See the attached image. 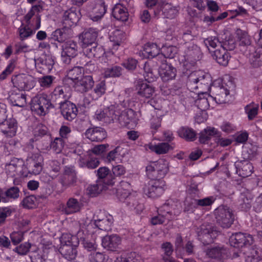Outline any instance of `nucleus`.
I'll use <instances>...</instances> for the list:
<instances>
[{"mask_svg": "<svg viewBox=\"0 0 262 262\" xmlns=\"http://www.w3.org/2000/svg\"><path fill=\"white\" fill-rule=\"evenodd\" d=\"M181 52L185 60L193 64L199 60L201 55V50L199 47L192 43H184L181 47Z\"/></svg>", "mask_w": 262, "mask_h": 262, "instance_id": "13", "label": "nucleus"}, {"mask_svg": "<svg viewBox=\"0 0 262 262\" xmlns=\"http://www.w3.org/2000/svg\"><path fill=\"white\" fill-rule=\"evenodd\" d=\"M43 158L37 156L36 159L29 158L26 165L21 159L13 158L5 164V171L9 177L16 178L27 177L30 174H39L42 169Z\"/></svg>", "mask_w": 262, "mask_h": 262, "instance_id": "1", "label": "nucleus"}, {"mask_svg": "<svg viewBox=\"0 0 262 262\" xmlns=\"http://www.w3.org/2000/svg\"><path fill=\"white\" fill-rule=\"evenodd\" d=\"M68 30L67 27L56 29L52 33L51 38L59 42H63L67 37L66 31Z\"/></svg>", "mask_w": 262, "mask_h": 262, "instance_id": "52", "label": "nucleus"}, {"mask_svg": "<svg viewBox=\"0 0 262 262\" xmlns=\"http://www.w3.org/2000/svg\"><path fill=\"white\" fill-rule=\"evenodd\" d=\"M106 85L104 81H100L95 85L91 92L85 96L84 101L87 104H89L91 101L97 100L104 95L106 91Z\"/></svg>", "mask_w": 262, "mask_h": 262, "instance_id": "23", "label": "nucleus"}, {"mask_svg": "<svg viewBox=\"0 0 262 262\" xmlns=\"http://www.w3.org/2000/svg\"><path fill=\"white\" fill-rule=\"evenodd\" d=\"M50 236L45 235L38 239V247L35 246L30 252V258L32 262H44L48 257L49 249L52 247V243L49 239Z\"/></svg>", "mask_w": 262, "mask_h": 262, "instance_id": "3", "label": "nucleus"}, {"mask_svg": "<svg viewBox=\"0 0 262 262\" xmlns=\"http://www.w3.org/2000/svg\"><path fill=\"white\" fill-rule=\"evenodd\" d=\"M12 82L15 87L21 91H29L34 87V85L33 77L25 74H21L13 76Z\"/></svg>", "mask_w": 262, "mask_h": 262, "instance_id": "17", "label": "nucleus"}, {"mask_svg": "<svg viewBox=\"0 0 262 262\" xmlns=\"http://www.w3.org/2000/svg\"><path fill=\"white\" fill-rule=\"evenodd\" d=\"M81 207V204L76 199L71 198L67 202L63 211L67 214H71L79 211Z\"/></svg>", "mask_w": 262, "mask_h": 262, "instance_id": "49", "label": "nucleus"}, {"mask_svg": "<svg viewBox=\"0 0 262 262\" xmlns=\"http://www.w3.org/2000/svg\"><path fill=\"white\" fill-rule=\"evenodd\" d=\"M214 201L213 197H207L203 199H193L190 203L189 208L192 209L198 206H207L211 205Z\"/></svg>", "mask_w": 262, "mask_h": 262, "instance_id": "53", "label": "nucleus"}, {"mask_svg": "<svg viewBox=\"0 0 262 262\" xmlns=\"http://www.w3.org/2000/svg\"><path fill=\"white\" fill-rule=\"evenodd\" d=\"M119 112L120 113H117V118L120 125L128 129H134L137 125L134 111L131 108L121 110L119 106Z\"/></svg>", "mask_w": 262, "mask_h": 262, "instance_id": "12", "label": "nucleus"}, {"mask_svg": "<svg viewBox=\"0 0 262 262\" xmlns=\"http://www.w3.org/2000/svg\"><path fill=\"white\" fill-rule=\"evenodd\" d=\"M122 70L120 66H113L105 69L104 76L105 77H119L122 74Z\"/></svg>", "mask_w": 262, "mask_h": 262, "instance_id": "55", "label": "nucleus"}, {"mask_svg": "<svg viewBox=\"0 0 262 262\" xmlns=\"http://www.w3.org/2000/svg\"><path fill=\"white\" fill-rule=\"evenodd\" d=\"M155 88L149 84L142 83L138 84L137 94L142 97L150 99L155 95Z\"/></svg>", "mask_w": 262, "mask_h": 262, "instance_id": "36", "label": "nucleus"}, {"mask_svg": "<svg viewBox=\"0 0 262 262\" xmlns=\"http://www.w3.org/2000/svg\"><path fill=\"white\" fill-rule=\"evenodd\" d=\"M159 73L162 80L166 82L175 78L177 70L170 64H162L160 65Z\"/></svg>", "mask_w": 262, "mask_h": 262, "instance_id": "30", "label": "nucleus"}, {"mask_svg": "<svg viewBox=\"0 0 262 262\" xmlns=\"http://www.w3.org/2000/svg\"><path fill=\"white\" fill-rule=\"evenodd\" d=\"M116 195L121 202H124L130 207H135V200L133 198L129 190L124 189L123 187L119 188L116 191Z\"/></svg>", "mask_w": 262, "mask_h": 262, "instance_id": "34", "label": "nucleus"}, {"mask_svg": "<svg viewBox=\"0 0 262 262\" xmlns=\"http://www.w3.org/2000/svg\"><path fill=\"white\" fill-rule=\"evenodd\" d=\"M54 64V58L50 55H46L38 59V66L47 73L51 71Z\"/></svg>", "mask_w": 262, "mask_h": 262, "instance_id": "35", "label": "nucleus"}, {"mask_svg": "<svg viewBox=\"0 0 262 262\" xmlns=\"http://www.w3.org/2000/svg\"><path fill=\"white\" fill-rule=\"evenodd\" d=\"M83 52L84 54L90 58H100L105 53L102 47L97 45L96 43L93 46H89L83 48Z\"/></svg>", "mask_w": 262, "mask_h": 262, "instance_id": "33", "label": "nucleus"}, {"mask_svg": "<svg viewBox=\"0 0 262 262\" xmlns=\"http://www.w3.org/2000/svg\"><path fill=\"white\" fill-rule=\"evenodd\" d=\"M83 222V220L80 222V229L76 236L66 233L62 234L60 238L61 246L59 251L65 258L69 260L75 259L77 255L76 247L79 243V238H82L83 236L81 235L84 234V231L81 227Z\"/></svg>", "mask_w": 262, "mask_h": 262, "instance_id": "2", "label": "nucleus"}, {"mask_svg": "<svg viewBox=\"0 0 262 262\" xmlns=\"http://www.w3.org/2000/svg\"><path fill=\"white\" fill-rule=\"evenodd\" d=\"M110 40L113 42V46L115 49L121 45L125 39L126 35L124 31L121 30H115L110 35Z\"/></svg>", "mask_w": 262, "mask_h": 262, "instance_id": "46", "label": "nucleus"}, {"mask_svg": "<svg viewBox=\"0 0 262 262\" xmlns=\"http://www.w3.org/2000/svg\"><path fill=\"white\" fill-rule=\"evenodd\" d=\"M60 109L62 115L67 120L71 121L77 116L78 109L75 104L69 101L60 105Z\"/></svg>", "mask_w": 262, "mask_h": 262, "instance_id": "25", "label": "nucleus"}, {"mask_svg": "<svg viewBox=\"0 0 262 262\" xmlns=\"http://www.w3.org/2000/svg\"><path fill=\"white\" fill-rule=\"evenodd\" d=\"M41 9L42 8L40 5H34L24 18L26 24L36 30L40 27L41 18L39 13Z\"/></svg>", "mask_w": 262, "mask_h": 262, "instance_id": "14", "label": "nucleus"}, {"mask_svg": "<svg viewBox=\"0 0 262 262\" xmlns=\"http://www.w3.org/2000/svg\"><path fill=\"white\" fill-rule=\"evenodd\" d=\"M213 58L221 65L226 66L228 64L230 57L227 51L220 47V48L213 51Z\"/></svg>", "mask_w": 262, "mask_h": 262, "instance_id": "37", "label": "nucleus"}, {"mask_svg": "<svg viewBox=\"0 0 262 262\" xmlns=\"http://www.w3.org/2000/svg\"><path fill=\"white\" fill-rule=\"evenodd\" d=\"M120 113L119 106L111 105L110 106L97 110L94 116L95 119L106 124L113 122L117 119L118 114Z\"/></svg>", "mask_w": 262, "mask_h": 262, "instance_id": "9", "label": "nucleus"}, {"mask_svg": "<svg viewBox=\"0 0 262 262\" xmlns=\"http://www.w3.org/2000/svg\"><path fill=\"white\" fill-rule=\"evenodd\" d=\"M98 35V31L97 29L90 28L84 30L79 35L82 49L95 44Z\"/></svg>", "mask_w": 262, "mask_h": 262, "instance_id": "19", "label": "nucleus"}, {"mask_svg": "<svg viewBox=\"0 0 262 262\" xmlns=\"http://www.w3.org/2000/svg\"><path fill=\"white\" fill-rule=\"evenodd\" d=\"M254 242V239L251 235L241 232L232 234L229 238V243L231 246L242 248L243 251L248 246H252Z\"/></svg>", "mask_w": 262, "mask_h": 262, "instance_id": "11", "label": "nucleus"}, {"mask_svg": "<svg viewBox=\"0 0 262 262\" xmlns=\"http://www.w3.org/2000/svg\"><path fill=\"white\" fill-rule=\"evenodd\" d=\"M51 148L56 153H60L63 148V141L60 138H56L51 144Z\"/></svg>", "mask_w": 262, "mask_h": 262, "instance_id": "64", "label": "nucleus"}, {"mask_svg": "<svg viewBox=\"0 0 262 262\" xmlns=\"http://www.w3.org/2000/svg\"><path fill=\"white\" fill-rule=\"evenodd\" d=\"M97 176L99 179V180L103 181L102 179H104V181H107L105 182L104 185L107 187L112 185L114 183L110 170L109 168L106 167H100L97 170ZM104 183V182H103V183Z\"/></svg>", "mask_w": 262, "mask_h": 262, "instance_id": "43", "label": "nucleus"}, {"mask_svg": "<svg viewBox=\"0 0 262 262\" xmlns=\"http://www.w3.org/2000/svg\"><path fill=\"white\" fill-rule=\"evenodd\" d=\"M246 262H259L262 260V249L256 246H248L243 251Z\"/></svg>", "mask_w": 262, "mask_h": 262, "instance_id": "24", "label": "nucleus"}, {"mask_svg": "<svg viewBox=\"0 0 262 262\" xmlns=\"http://www.w3.org/2000/svg\"><path fill=\"white\" fill-rule=\"evenodd\" d=\"M64 154L68 155H71L70 154L79 156V165L81 167H86L89 168H95L97 167L99 164V161L97 158L92 159L86 163L84 162V159L81 158L80 156L82 153V148L79 145L75 143L71 144L69 147H66L63 149Z\"/></svg>", "mask_w": 262, "mask_h": 262, "instance_id": "10", "label": "nucleus"}, {"mask_svg": "<svg viewBox=\"0 0 262 262\" xmlns=\"http://www.w3.org/2000/svg\"><path fill=\"white\" fill-rule=\"evenodd\" d=\"M196 72L194 71L190 74L188 76V81L187 82V86L188 89L191 91L193 92L194 93L196 94V92L200 90V82L199 80L196 79V80H194L193 83L194 84L192 83V81L191 79L193 77L196 76Z\"/></svg>", "mask_w": 262, "mask_h": 262, "instance_id": "56", "label": "nucleus"}, {"mask_svg": "<svg viewBox=\"0 0 262 262\" xmlns=\"http://www.w3.org/2000/svg\"><path fill=\"white\" fill-rule=\"evenodd\" d=\"M113 222L114 219L112 215L105 212H101L94 221L90 222L89 220L83 221L82 225H85L88 231H90V230H92L94 226L97 228V230L107 231L111 229Z\"/></svg>", "mask_w": 262, "mask_h": 262, "instance_id": "4", "label": "nucleus"}, {"mask_svg": "<svg viewBox=\"0 0 262 262\" xmlns=\"http://www.w3.org/2000/svg\"><path fill=\"white\" fill-rule=\"evenodd\" d=\"M209 99H211V97L207 92L198 94V98L195 101V105L204 112L209 107Z\"/></svg>", "mask_w": 262, "mask_h": 262, "instance_id": "45", "label": "nucleus"}, {"mask_svg": "<svg viewBox=\"0 0 262 262\" xmlns=\"http://www.w3.org/2000/svg\"><path fill=\"white\" fill-rule=\"evenodd\" d=\"M106 185H103V181L98 180L96 184L89 185L86 189L87 193L92 197L96 196L103 190L107 189Z\"/></svg>", "mask_w": 262, "mask_h": 262, "instance_id": "44", "label": "nucleus"}, {"mask_svg": "<svg viewBox=\"0 0 262 262\" xmlns=\"http://www.w3.org/2000/svg\"><path fill=\"white\" fill-rule=\"evenodd\" d=\"M82 229L84 231V234L81 235L83 236L81 238H79V242H81L83 247L88 251L96 250L97 247V245L95 242V236L94 235V231L90 230L88 231L87 227L85 225H81Z\"/></svg>", "mask_w": 262, "mask_h": 262, "instance_id": "18", "label": "nucleus"}, {"mask_svg": "<svg viewBox=\"0 0 262 262\" xmlns=\"http://www.w3.org/2000/svg\"><path fill=\"white\" fill-rule=\"evenodd\" d=\"M107 10V6L103 0H98L92 9L90 14L91 19L94 21H98L102 19Z\"/></svg>", "mask_w": 262, "mask_h": 262, "instance_id": "26", "label": "nucleus"}, {"mask_svg": "<svg viewBox=\"0 0 262 262\" xmlns=\"http://www.w3.org/2000/svg\"><path fill=\"white\" fill-rule=\"evenodd\" d=\"M145 147L146 149H149L156 154L162 155L172 150L174 148V145L173 143L157 142L154 140L146 144Z\"/></svg>", "mask_w": 262, "mask_h": 262, "instance_id": "20", "label": "nucleus"}, {"mask_svg": "<svg viewBox=\"0 0 262 262\" xmlns=\"http://www.w3.org/2000/svg\"><path fill=\"white\" fill-rule=\"evenodd\" d=\"M79 19L78 12H77L74 9H70L64 12L62 21L63 24L69 27H72L77 24Z\"/></svg>", "mask_w": 262, "mask_h": 262, "instance_id": "32", "label": "nucleus"}, {"mask_svg": "<svg viewBox=\"0 0 262 262\" xmlns=\"http://www.w3.org/2000/svg\"><path fill=\"white\" fill-rule=\"evenodd\" d=\"M169 170V162L165 159L149 163L146 167V174L149 178L164 177Z\"/></svg>", "mask_w": 262, "mask_h": 262, "instance_id": "8", "label": "nucleus"}, {"mask_svg": "<svg viewBox=\"0 0 262 262\" xmlns=\"http://www.w3.org/2000/svg\"><path fill=\"white\" fill-rule=\"evenodd\" d=\"M71 96V90L70 87L64 85L56 86L51 94V100L55 104H62Z\"/></svg>", "mask_w": 262, "mask_h": 262, "instance_id": "16", "label": "nucleus"}, {"mask_svg": "<svg viewBox=\"0 0 262 262\" xmlns=\"http://www.w3.org/2000/svg\"><path fill=\"white\" fill-rule=\"evenodd\" d=\"M239 167L237 172L242 177L250 176L253 172V167L249 161L245 160L237 164Z\"/></svg>", "mask_w": 262, "mask_h": 262, "instance_id": "47", "label": "nucleus"}, {"mask_svg": "<svg viewBox=\"0 0 262 262\" xmlns=\"http://www.w3.org/2000/svg\"><path fill=\"white\" fill-rule=\"evenodd\" d=\"M205 45L210 52H213L212 49H215L217 47L221 46V42L219 39L215 36L209 37L204 39Z\"/></svg>", "mask_w": 262, "mask_h": 262, "instance_id": "61", "label": "nucleus"}, {"mask_svg": "<svg viewBox=\"0 0 262 262\" xmlns=\"http://www.w3.org/2000/svg\"><path fill=\"white\" fill-rule=\"evenodd\" d=\"M78 52V45L76 42L69 40L62 46L61 59L65 64L70 63L72 58L75 57Z\"/></svg>", "mask_w": 262, "mask_h": 262, "instance_id": "15", "label": "nucleus"}, {"mask_svg": "<svg viewBox=\"0 0 262 262\" xmlns=\"http://www.w3.org/2000/svg\"><path fill=\"white\" fill-rule=\"evenodd\" d=\"M161 8L164 16L168 18L172 19L175 17L178 13L177 8L169 3L163 4Z\"/></svg>", "mask_w": 262, "mask_h": 262, "instance_id": "51", "label": "nucleus"}, {"mask_svg": "<svg viewBox=\"0 0 262 262\" xmlns=\"http://www.w3.org/2000/svg\"><path fill=\"white\" fill-rule=\"evenodd\" d=\"M75 173L73 167H66L64 172V180H62L63 185L67 186L74 183L75 181Z\"/></svg>", "mask_w": 262, "mask_h": 262, "instance_id": "50", "label": "nucleus"}, {"mask_svg": "<svg viewBox=\"0 0 262 262\" xmlns=\"http://www.w3.org/2000/svg\"><path fill=\"white\" fill-rule=\"evenodd\" d=\"M8 100L12 105L20 107H24L27 104L26 95L23 93H11Z\"/></svg>", "mask_w": 262, "mask_h": 262, "instance_id": "41", "label": "nucleus"}, {"mask_svg": "<svg viewBox=\"0 0 262 262\" xmlns=\"http://www.w3.org/2000/svg\"><path fill=\"white\" fill-rule=\"evenodd\" d=\"M171 213V212L168 211V206L164 205L158 211V215L155 216L151 219L150 222L154 225L162 224L166 219L170 220L174 218L172 216Z\"/></svg>", "mask_w": 262, "mask_h": 262, "instance_id": "31", "label": "nucleus"}, {"mask_svg": "<svg viewBox=\"0 0 262 262\" xmlns=\"http://www.w3.org/2000/svg\"><path fill=\"white\" fill-rule=\"evenodd\" d=\"M82 69L79 67H74L69 70L63 80L64 82H69L73 85L75 82L79 79V77L82 76Z\"/></svg>", "mask_w": 262, "mask_h": 262, "instance_id": "40", "label": "nucleus"}, {"mask_svg": "<svg viewBox=\"0 0 262 262\" xmlns=\"http://www.w3.org/2000/svg\"><path fill=\"white\" fill-rule=\"evenodd\" d=\"M258 104H256L253 102L247 105L245 107V112L249 120H252L256 117L258 114Z\"/></svg>", "mask_w": 262, "mask_h": 262, "instance_id": "54", "label": "nucleus"}, {"mask_svg": "<svg viewBox=\"0 0 262 262\" xmlns=\"http://www.w3.org/2000/svg\"><path fill=\"white\" fill-rule=\"evenodd\" d=\"M94 81L91 75H83L78 80L75 82L73 87L75 90L80 93H84L92 89L94 86Z\"/></svg>", "mask_w": 262, "mask_h": 262, "instance_id": "22", "label": "nucleus"}, {"mask_svg": "<svg viewBox=\"0 0 262 262\" xmlns=\"http://www.w3.org/2000/svg\"><path fill=\"white\" fill-rule=\"evenodd\" d=\"M257 149L258 147L255 144L247 143L243 146V152L248 154L246 158L251 159L256 154Z\"/></svg>", "mask_w": 262, "mask_h": 262, "instance_id": "59", "label": "nucleus"}, {"mask_svg": "<svg viewBox=\"0 0 262 262\" xmlns=\"http://www.w3.org/2000/svg\"><path fill=\"white\" fill-rule=\"evenodd\" d=\"M127 154L128 150L126 148L118 146L107 154L106 159L108 162H112L115 161L118 157L124 158Z\"/></svg>", "mask_w": 262, "mask_h": 262, "instance_id": "42", "label": "nucleus"}, {"mask_svg": "<svg viewBox=\"0 0 262 262\" xmlns=\"http://www.w3.org/2000/svg\"><path fill=\"white\" fill-rule=\"evenodd\" d=\"M102 246L105 249L111 251H115L121 243V238L116 234L106 235L102 239Z\"/></svg>", "mask_w": 262, "mask_h": 262, "instance_id": "28", "label": "nucleus"}, {"mask_svg": "<svg viewBox=\"0 0 262 262\" xmlns=\"http://www.w3.org/2000/svg\"><path fill=\"white\" fill-rule=\"evenodd\" d=\"M160 52L157 45L154 43H147L143 47L142 54L146 58H154Z\"/></svg>", "mask_w": 262, "mask_h": 262, "instance_id": "48", "label": "nucleus"}, {"mask_svg": "<svg viewBox=\"0 0 262 262\" xmlns=\"http://www.w3.org/2000/svg\"><path fill=\"white\" fill-rule=\"evenodd\" d=\"M236 35L239 40L240 45L248 46L250 45V36L246 31L238 29L236 31Z\"/></svg>", "mask_w": 262, "mask_h": 262, "instance_id": "57", "label": "nucleus"}, {"mask_svg": "<svg viewBox=\"0 0 262 262\" xmlns=\"http://www.w3.org/2000/svg\"><path fill=\"white\" fill-rule=\"evenodd\" d=\"M52 104L47 95L42 93L36 95L32 98L31 102V110L39 116L45 115Z\"/></svg>", "mask_w": 262, "mask_h": 262, "instance_id": "7", "label": "nucleus"}, {"mask_svg": "<svg viewBox=\"0 0 262 262\" xmlns=\"http://www.w3.org/2000/svg\"><path fill=\"white\" fill-rule=\"evenodd\" d=\"M196 76L193 77L191 78L192 83L194 84V80H199L200 82V90L196 92V94H200V93H206L207 91L210 89V85L211 83V79L210 76L202 71H196Z\"/></svg>", "mask_w": 262, "mask_h": 262, "instance_id": "21", "label": "nucleus"}, {"mask_svg": "<svg viewBox=\"0 0 262 262\" xmlns=\"http://www.w3.org/2000/svg\"><path fill=\"white\" fill-rule=\"evenodd\" d=\"M150 179L143 188V193L148 198L153 199L161 196L165 190V182L161 179Z\"/></svg>", "mask_w": 262, "mask_h": 262, "instance_id": "5", "label": "nucleus"}, {"mask_svg": "<svg viewBox=\"0 0 262 262\" xmlns=\"http://www.w3.org/2000/svg\"><path fill=\"white\" fill-rule=\"evenodd\" d=\"M218 231L214 230L210 225L207 226L202 225L201 231L199 232V235H202L204 240L206 243L211 242L213 238L216 237Z\"/></svg>", "mask_w": 262, "mask_h": 262, "instance_id": "38", "label": "nucleus"}, {"mask_svg": "<svg viewBox=\"0 0 262 262\" xmlns=\"http://www.w3.org/2000/svg\"><path fill=\"white\" fill-rule=\"evenodd\" d=\"M210 92L213 96H210L211 99L215 101L217 103L222 104L226 102L227 96L229 92L223 86H212L210 88Z\"/></svg>", "mask_w": 262, "mask_h": 262, "instance_id": "27", "label": "nucleus"}, {"mask_svg": "<svg viewBox=\"0 0 262 262\" xmlns=\"http://www.w3.org/2000/svg\"><path fill=\"white\" fill-rule=\"evenodd\" d=\"M236 46V42L234 38L229 36L227 39H226L223 42H221V47L225 50L231 51L235 49Z\"/></svg>", "mask_w": 262, "mask_h": 262, "instance_id": "62", "label": "nucleus"}, {"mask_svg": "<svg viewBox=\"0 0 262 262\" xmlns=\"http://www.w3.org/2000/svg\"><path fill=\"white\" fill-rule=\"evenodd\" d=\"M54 79L55 77L53 76H45L40 78L38 80V82L41 87L48 88L52 85Z\"/></svg>", "mask_w": 262, "mask_h": 262, "instance_id": "63", "label": "nucleus"}, {"mask_svg": "<svg viewBox=\"0 0 262 262\" xmlns=\"http://www.w3.org/2000/svg\"><path fill=\"white\" fill-rule=\"evenodd\" d=\"M105 132H85L83 137L92 141H101L106 137Z\"/></svg>", "mask_w": 262, "mask_h": 262, "instance_id": "60", "label": "nucleus"}, {"mask_svg": "<svg viewBox=\"0 0 262 262\" xmlns=\"http://www.w3.org/2000/svg\"><path fill=\"white\" fill-rule=\"evenodd\" d=\"M112 15L115 19L121 21L128 20L129 14L123 1L115 5L112 10Z\"/></svg>", "mask_w": 262, "mask_h": 262, "instance_id": "29", "label": "nucleus"}, {"mask_svg": "<svg viewBox=\"0 0 262 262\" xmlns=\"http://www.w3.org/2000/svg\"><path fill=\"white\" fill-rule=\"evenodd\" d=\"M23 207L27 209L35 208L38 205L37 199L34 195H29L24 198L21 202Z\"/></svg>", "mask_w": 262, "mask_h": 262, "instance_id": "58", "label": "nucleus"}, {"mask_svg": "<svg viewBox=\"0 0 262 262\" xmlns=\"http://www.w3.org/2000/svg\"><path fill=\"white\" fill-rule=\"evenodd\" d=\"M36 31V30L27 24L22 23L17 30L19 38L21 41L25 40L32 37Z\"/></svg>", "mask_w": 262, "mask_h": 262, "instance_id": "39", "label": "nucleus"}, {"mask_svg": "<svg viewBox=\"0 0 262 262\" xmlns=\"http://www.w3.org/2000/svg\"><path fill=\"white\" fill-rule=\"evenodd\" d=\"M217 224L224 228H229L234 220L232 210L228 207L221 206L214 211Z\"/></svg>", "mask_w": 262, "mask_h": 262, "instance_id": "6", "label": "nucleus"}]
</instances>
